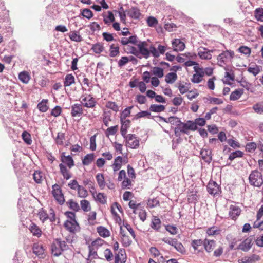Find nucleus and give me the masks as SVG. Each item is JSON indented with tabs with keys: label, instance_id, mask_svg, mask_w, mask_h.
Instances as JSON below:
<instances>
[{
	"label": "nucleus",
	"instance_id": "1",
	"mask_svg": "<svg viewBox=\"0 0 263 263\" xmlns=\"http://www.w3.org/2000/svg\"><path fill=\"white\" fill-rule=\"evenodd\" d=\"M107 245V243L100 237L92 241L91 243L88 246V257L89 259L91 260L98 258V252L104 250Z\"/></svg>",
	"mask_w": 263,
	"mask_h": 263
},
{
	"label": "nucleus",
	"instance_id": "2",
	"mask_svg": "<svg viewBox=\"0 0 263 263\" xmlns=\"http://www.w3.org/2000/svg\"><path fill=\"white\" fill-rule=\"evenodd\" d=\"M174 124L176 127L174 129L175 135L178 137L181 136V133L187 134L188 130H195L197 127L193 121H188L186 123L182 122L180 120L176 119Z\"/></svg>",
	"mask_w": 263,
	"mask_h": 263
},
{
	"label": "nucleus",
	"instance_id": "3",
	"mask_svg": "<svg viewBox=\"0 0 263 263\" xmlns=\"http://www.w3.org/2000/svg\"><path fill=\"white\" fill-rule=\"evenodd\" d=\"M69 249L68 245L64 240L57 238L53 240L50 246L51 255L54 257H59L63 252Z\"/></svg>",
	"mask_w": 263,
	"mask_h": 263
},
{
	"label": "nucleus",
	"instance_id": "4",
	"mask_svg": "<svg viewBox=\"0 0 263 263\" xmlns=\"http://www.w3.org/2000/svg\"><path fill=\"white\" fill-rule=\"evenodd\" d=\"M235 57V52L231 50L223 51L217 57V64L220 67H223L228 63L231 62Z\"/></svg>",
	"mask_w": 263,
	"mask_h": 263
},
{
	"label": "nucleus",
	"instance_id": "5",
	"mask_svg": "<svg viewBox=\"0 0 263 263\" xmlns=\"http://www.w3.org/2000/svg\"><path fill=\"white\" fill-rule=\"evenodd\" d=\"M80 99L81 104L84 107L93 109L96 106L97 100L91 94H83Z\"/></svg>",
	"mask_w": 263,
	"mask_h": 263
},
{
	"label": "nucleus",
	"instance_id": "6",
	"mask_svg": "<svg viewBox=\"0 0 263 263\" xmlns=\"http://www.w3.org/2000/svg\"><path fill=\"white\" fill-rule=\"evenodd\" d=\"M249 180L251 185L254 186L260 187L263 184V179L261 173L257 170L251 172L249 177Z\"/></svg>",
	"mask_w": 263,
	"mask_h": 263
},
{
	"label": "nucleus",
	"instance_id": "7",
	"mask_svg": "<svg viewBox=\"0 0 263 263\" xmlns=\"http://www.w3.org/2000/svg\"><path fill=\"white\" fill-rule=\"evenodd\" d=\"M37 215L39 218L42 223H44L48 219H49L50 221L51 222H54L55 221V213L53 210L51 208L50 210V216L47 214L46 211L43 208H41L39 210Z\"/></svg>",
	"mask_w": 263,
	"mask_h": 263
},
{
	"label": "nucleus",
	"instance_id": "8",
	"mask_svg": "<svg viewBox=\"0 0 263 263\" xmlns=\"http://www.w3.org/2000/svg\"><path fill=\"white\" fill-rule=\"evenodd\" d=\"M124 138L126 146L133 149H136L139 147V140L135 134H128Z\"/></svg>",
	"mask_w": 263,
	"mask_h": 263
},
{
	"label": "nucleus",
	"instance_id": "9",
	"mask_svg": "<svg viewBox=\"0 0 263 263\" xmlns=\"http://www.w3.org/2000/svg\"><path fill=\"white\" fill-rule=\"evenodd\" d=\"M208 193L214 196H219L221 194V190L219 185L213 180H210L207 185Z\"/></svg>",
	"mask_w": 263,
	"mask_h": 263
},
{
	"label": "nucleus",
	"instance_id": "10",
	"mask_svg": "<svg viewBox=\"0 0 263 263\" xmlns=\"http://www.w3.org/2000/svg\"><path fill=\"white\" fill-rule=\"evenodd\" d=\"M194 70L195 73L193 74L191 81L194 83H199L202 81L204 76V70L198 66H194Z\"/></svg>",
	"mask_w": 263,
	"mask_h": 263
},
{
	"label": "nucleus",
	"instance_id": "11",
	"mask_svg": "<svg viewBox=\"0 0 263 263\" xmlns=\"http://www.w3.org/2000/svg\"><path fill=\"white\" fill-rule=\"evenodd\" d=\"M214 50H210L203 47H200L198 49L197 54L201 60H211L212 58V53Z\"/></svg>",
	"mask_w": 263,
	"mask_h": 263
},
{
	"label": "nucleus",
	"instance_id": "12",
	"mask_svg": "<svg viewBox=\"0 0 263 263\" xmlns=\"http://www.w3.org/2000/svg\"><path fill=\"white\" fill-rule=\"evenodd\" d=\"M114 263H125L127 260V255L124 249H120L114 253Z\"/></svg>",
	"mask_w": 263,
	"mask_h": 263
},
{
	"label": "nucleus",
	"instance_id": "13",
	"mask_svg": "<svg viewBox=\"0 0 263 263\" xmlns=\"http://www.w3.org/2000/svg\"><path fill=\"white\" fill-rule=\"evenodd\" d=\"M64 228L69 232L71 233H75L78 231L80 227L76 220L70 221L67 220L64 223Z\"/></svg>",
	"mask_w": 263,
	"mask_h": 263
},
{
	"label": "nucleus",
	"instance_id": "14",
	"mask_svg": "<svg viewBox=\"0 0 263 263\" xmlns=\"http://www.w3.org/2000/svg\"><path fill=\"white\" fill-rule=\"evenodd\" d=\"M252 238L251 237H249L240 243L237 249L241 250L243 252H248L252 246Z\"/></svg>",
	"mask_w": 263,
	"mask_h": 263
},
{
	"label": "nucleus",
	"instance_id": "15",
	"mask_svg": "<svg viewBox=\"0 0 263 263\" xmlns=\"http://www.w3.org/2000/svg\"><path fill=\"white\" fill-rule=\"evenodd\" d=\"M261 259L259 255L253 254L250 256H246L238 260V263H255Z\"/></svg>",
	"mask_w": 263,
	"mask_h": 263
},
{
	"label": "nucleus",
	"instance_id": "16",
	"mask_svg": "<svg viewBox=\"0 0 263 263\" xmlns=\"http://www.w3.org/2000/svg\"><path fill=\"white\" fill-rule=\"evenodd\" d=\"M147 43L146 42H142L137 44L139 54H141L146 59L149 57V51L147 48Z\"/></svg>",
	"mask_w": 263,
	"mask_h": 263
},
{
	"label": "nucleus",
	"instance_id": "17",
	"mask_svg": "<svg viewBox=\"0 0 263 263\" xmlns=\"http://www.w3.org/2000/svg\"><path fill=\"white\" fill-rule=\"evenodd\" d=\"M172 48L174 51L180 52L183 51L185 47V43L180 39H174L172 41Z\"/></svg>",
	"mask_w": 263,
	"mask_h": 263
},
{
	"label": "nucleus",
	"instance_id": "18",
	"mask_svg": "<svg viewBox=\"0 0 263 263\" xmlns=\"http://www.w3.org/2000/svg\"><path fill=\"white\" fill-rule=\"evenodd\" d=\"M32 250L33 253L39 257L42 258L45 257V249L43 245L39 243H35L33 244Z\"/></svg>",
	"mask_w": 263,
	"mask_h": 263
},
{
	"label": "nucleus",
	"instance_id": "19",
	"mask_svg": "<svg viewBox=\"0 0 263 263\" xmlns=\"http://www.w3.org/2000/svg\"><path fill=\"white\" fill-rule=\"evenodd\" d=\"M71 115L72 117H80L83 114V106L81 104H74L71 106Z\"/></svg>",
	"mask_w": 263,
	"mask_h": 263
},
{
	"label": "nucleus",
	"instance_id": "20",
	"mask_svg": "<svg viewBox=\"0 0 263 263\" xmlns=\"http://www.w3.org/2000/svg\"><path fill=\"white\" fill-rule=\"evenodd\" d=\"M61 161L66 164L68 167L69 169H70L74 165L73 160L71 156L70 155L65 156V153L63 152L61 155Z\"/></svg>",
	"mask_w": 263,
	"mask_h": 263
},
{
	"label": "nucleus",
	"instance_id": "21",
	"mask_svg": "<svg viewBox=\"0 0 263 263\" xmlns=\"http://www.w3.org/2000/svg\"><path fill=\"white\" fill-rule=\"evenodd\" d=\"M123 162V158L121 156H118L115 158L114 162L111 166L114 172H117L118 171L120 170Z\"/></svg>",
	"mask_w": 263,
	"mask_h": 263
},
{
	"label": "nucleus",
	"instance_id": "22",
	"mask_svg": "<svg viewBox=\"0 0 263 263\" xmlns=\"http://www.w3.org/2000/svg\"><path fill=\"white\" fill-rule=\"evenodd\" d=\"M126 12L127 15L133 19H139L141 15L139 9L136 7H132L128 10H127Z\"/></svg>",
	"mask_w": 263,
	"mask_h": 263
},
{
	"label": "nucleus",
	"instance_id": "23",
	"mask_svg": "<svg viewBox=\"0 0 263 263\" xmlns=\"http://www.w3.org/2000/svg\"><path fill=\"white\" fill-rule=\"evenodd\" d=\"M29 230L34 236L40 237L42 234V231L37 224L32 222L29 226Z\"/></svg>",
	"mask_w": 263,
	"mask_h": 263
},
{
	"label": "nucleus",
	"instance_id": "24",
	"mask_svg": "<svg viewBox=\"0 0 263 263\" xmlns=\"http://www.w3.org/2000/svg\"><path fill=\"white\" fill-rule=\"evenodd\" d=\"M203 246L205 251L208 253L213 251L216 247V241L214 240L204 239L203 241Z\"/></svg>",
	"mask_w": 263,
	"mask_h": 263
},
{
	"label": "nucleus",
	"instance_id": "25",
	"mask_svg": "<svg viewBox=\"0 0 263 263\" xmlns=\"http://www.w3.org/2000/svg\"><path fill=\"white\" fill-rule=\"evenodd\" d=\"M200 155L202 159L207 163H210L212 161V155L211 150L206 148H203L200 152Z\"/></svg>",
	"mask_w": 263,
	"mask_h": 263
},
{
	"label": "nucleus",
	"instance_id": "26",
	"mask_svg": "<svg viewBox=\"0 0 263 263\" xmlns=\"http://www.w3.org/2000/svg\"><path fill=\"white\" fill-rule=\"evenodd\" d=\"M96 230L99 235L102 238H106L110 236V232L109 230L103 226L97 227Z\"/></svg>",
	"mask_w": 263,
	"mask_h": 263
},
{
	"label": "nucleus",
	"instance_id": "27",
	"mask_svg": "<svg viewBox=\"0 0 263 263\" xmlns=\"http://www.w3.org/2000/svg\"><path fill=\"white\" fill-rule=\"evenodd\" d=\"M33 178L36 183L41 184L45 179V175L41 171H35L33 174Z\"/></svg>",
	"mask_w": 263,
	"mask_h": 263
},
{
	"label": "nucleus",
	"instance_id": "28",
	"mask_svg": "<svg viewBox=\"0 0 263 263\" xmlns=\"http://www.w3.org/2000/svg\"><path fill=\"white\" fill-rule=\"evenodd\" d=\"M241 213L240 209L235 205H231L230 208L229 215L232 219H235Z\"/></svg>",
	"mask_w": 263,
	"mask_h": 263
},
{
	"label": "nucleus",
	"instance_id": "29",
	"mask_svg": "<svg viewBox=\"0 0 263 263\" xmlns=\"http://www.w3.org/2000/svg\"><path fill=\"white\" fill-rule=\"evenodd\" d=\"M102 121L105 126H109V122L111 121V112L109 110H104L102 116Z\"/></svg>",
	"mask_w": 263,
	"mask_h": 263
},
{
	"label": "nucleus",
	"instance_id": "30",
	"mask_svg": "<svg viewBox=\"0 0 263 263\" xmlns=\"http://www.w3.org/2000/svg\"><path fill=\"white\" fill-rule=\"evenodd\" d=\"M121 123V135L125 138L127 133V130L128 128L129 127L130 124V121L129 120H120Z\"/></svg>",
	"mask_w": 263,
	"mask_h": 263
},
{
	"label": "nucleus",
	"instance_id": "31",
	"mask_svg": "<svg viewBox=\"0 0 263 263\" xmlns=\"http://www.w3.org/2000/svg\"><path fill=\"white\" fill-rule=\"evenodd\" d=\"M129 206L133 210V212L135 214H137L138 211L143 208L142 204L141 202H137L136 201L131 200L128 203Z\"/></svg>",
	"mask_w": 263,
	"mask_h": 263
},
{
	"label": "nucleus",
	"instance_id": "32",
	"mask_svg": "<svg viewBox=\"0 0 263 263\" xmlns=\"http://www.w3.org/2000/svg\"><path fill=\"white\" fill-rule=\"evenodd\" d=\"M109 56L110 57H116L120 54V48L118 44H112L109 46Z\"/></svg>",
	"mask_w": 263,
	"mask_h": 263
},
{
	"label": "nucleus",
	"instance_id": "33",
	"mask_svg": "<svg viewBox=\"0 0 263 263\" xmlns=\"http://www.w3.org/2000/svg\"><path fill=\"white\" fill-rule=\"evenodd\" d=\"M151 227L154 230L159 231L161 227V221L160 219L156 216H154L152 219Z\"/></svg>",
	"mask_w": 263,
	"mask_h": 263
},
{
	"label": "nucleus",
	"instance_id": "34",
	"mask_svg": "<svg viewBox=\"0 0 263 263\" xmlns=\"http://www.w3.org/2000/svg\"><path fill=\"white\" fill-rule=\"evenodd\" d=\"M59 168L60 173L63 175L64 179L68 180L71 178V174L69 170L67 168L66 166L63 164L60 163L59 164Z\"/></svg>",
	"mask_w": 263,
	"mask_h": 263
},
{
	"label": "nucleus",
	"instance_id": "35",
	"mask_svg": "<svg viewBox=\"0 0 263 263\" xmlns=\"http://www.w3.org/2000/svg\"><path fill=\"white\" fill-rule=\"evenodd\" d=\"M106 108L112 110L115 112L120 110V106L114 101H108L106 102Z\"/></svg>",
	"mask_w": 263,
	"mask_h": 263
},
{
	"label": "nucleus",
	"instance_id": "36",
	"mask_svg": "<svg viewBox=\"0 0 263 263\" xmlns=\"http://www.w3.org/2000/svg\"><path fill=\"white\" fill-rule=\"evenodd\" d=\"M243 93V90L242 89H236L231 93L230 99L232 101L237 100L241 97Z\"/></svg>",
	"mask_w": 263,
	"mask_h": 263
},
{
	"label": "nucleus",
	"instance_id": "37",
	"mask_svg": "<svg viewBox=\"0 0 263 263\" xmlns=\"http://www.w3.org/2000/svg\"><path fill=\"white\" fill-rule=\"evenodd\" d=\"M95 159V154L93 153L88 154L85 155L82 159V163L84 165H89Z\"/></svg>",
	"mask_w": 263,
	"mask_h": 263
},
{
	"label": "nucleus",
	"instance_id": "38",
	"mask_svg": "<svg viewBox=\"0 0 263 263\" xmlns=\"http://www.w3.org/2000/svg\"><path fill=\"white\" fill-rule=\"evenodd\" d=\"M74 83H75L74 77L72 74H67L64 81V86L68 87Z\"/></svg>",
	"mask_w": 263,
	"mask_h": 263
},
{
	"label": "nucleus",
	"instance_id": "39",
	"mask_svg": "<svg viewBox=\"0 0 263 263\" xmlns=\"http://www.w3.org/2000/svg\"><path fill=\"white\" fill-rule=\"evenodd\" d=\"M177 79V75L175 72H170L165 76V81L168 84H173Z\"/></svg>",
	"mask_w": 263,
	"mask_h": 263
},
{
	"label": "nucleus",
	"instance_id": "40",
	"mask_svg": "<svg viewBox=\"0 0 263 263\" xmlns=\"http://www.w3.org/2000/svg\"><path fill=\"white\" fill-rule=\"evenodd\" d=\"M97 182L101 189H103L105 186V182L104 176L101 173L98 174L96 176Z\"/></svg>",
	"mask_w": 263,
	"mask_h": 263
},
{
	"label": "nucleus",
	"instance_id": "41",
	"mask_svg": "<svg viewBox=\"0 0 263 263\" xmlns=\"http://www.w3.org/2000/svg\"><path fill=\"white\" fill-rule=\"evenodd\" d=\"M52 189V194L54 197H62L63 196L61 187L58 184L53 185Z\"/></svg>",
	"mask_w": 263,
	"mask_h": 263
},
{
	"label": "nucleus",
	"instance_id": "42",
	"mask_svg": "<svg viewBox=\"0 0 263 263\" xmlns=\"http://www.w3.org/2000/svg\"><path fill=\"white\" fill-rule=\"evenodd\" d=\"M48 100L43 99L37 104V108L39 110L42 112H45L48 109V106H47Z\"/></svg>",
	"mask_w": 263,
	"mask_h": 263
},
{
	"label": "nucleus",
	"instance_id": "43",
	"mask_svg": "<svg viewBox=\"0 0 263 263\" xmlns=\"http://www.w3.org/2000/svg\"><path fill=\"white\" fill-rule=\"evenodd\" d=\"M20 80L25 84H27L30 79V75L26 71L21 72L18 75Z\"/></svg>",
	"mask_w": 263,
	"mask_h": 263
},
{
	"label": "nucleus",
	"instance_id": "44",
	"mask_svg": "<svg viewBox=\"0 0 263 263\" xmlns=\"http://www.w3.org/2000/svg\"><path fill=\"white\" fill-rule=\"evenodd\" d=\"M133 108V106L126 108L121 114L120 120H127L126 118L129 117L131 113V109Z\"/></svg>",
	"mask_w": 263,
	"mask_h": 263
},
{
	"label": "nucleus",
	"instance_id": "45",
	"mask_svg": "<svg viewBox=\"0 0 263 263\" xmlns=\"http://www.w3.org/2000/svg\"><path fill=\"white\" fill-rule=\"evenodd\" d=\"M220 232V230L218 228L213 226L209 228L206 231V233L208 236H214L219 234Z\"/></svg>",
	"mask_w": 263,
	"mask_h": 263
},
{
	"label": "nucleus",
	"instance_id": "46",
	"mask_svg": "<svg viewBox=\"0 0 263 263\" xmlns=\"http://www.w3.org/2000/svg\"><path fill=\"white\" fill-rule=\"evenodd\" d=\"M92 50L96 54L101 53L104 49L103 44L101 43H97L92 45Z\"/></svg>",
	"mask_w": 263,
	"mask_h": 263
},
{
	"label": "nucleus",
	"instance_id": "47",
	"mask_svg": "<svg viewBox=\"0 0 263 263\" xmlns=\"http://www.w3.org/2000/svg\"><path fill=\"white\" fill-rule=\"evenodd\" d=\"M165 106L162 105L152 104L150 106L149 110L152 112H160L165 110Z\"/></svg>",
	"mask_w": 263,
	"mask_h": 263
},
{
	"label": "nucleus",
	"instance_id": "48",
	"mask_svg": "<svg viewBox=\"0 0 263 263\" xmlns=\"http://www.w3.org/2000/svg\"><path fill=\"white\" fill-rule=\"evenodd\" d=\"M122 209L121 205L117 202L114 203L111 207V213L116 217H119L117 214V211L122 212Z\"/></svg>",
	"mask_w": 263,
	"mask_h": 263
},
{
	"label": "nucleus",
	"instance_id": "49",
	"mask_svg": "<svg viewBox=\"0 0 263 263\" xmlns=\"http://www.w3.org/2000/svg\"><path fill=\"white\" fill-rule=\"evenodd\" d=\"M67 204L71 210L75 212H78L80 210L79 204L77 202H74L72 199L69 200L67 202Z\"/></svg>",
	"mask_w": 263,
	"mask_h": 263
},
{
	"label": "nucleus",
	"instance_id": "50",
	"mask_svg": "<svg viewBox=\"0 0 263 263\" xmlns=\"http://www.w3.org/2000/svg\"><path fill=\"white\" fill-rule=\"evenodd\" d=\"M69 37L71 41L80 42L82 41V37L76 31H72L69 33Z\"/></svg>",
	"mask_w": 263,
	"mask_h": 263
},
{
	"label": "nucleus",
	"instance_id": "51",
	"mask_svg": "<svg viewBox=\"0 0 263 263\" xmlns=\"http://www.w3.org/2000/svg\"><path fill=\"white\" fill-rule=\"evenodd\" d=\"M118 125H115L108 127L105 131V135L108 137L110 135H115L118 131Z\"/></svg>",
	"mask_w": 263,
	"mask_h": 263
},
{
	"label": "nucleus",
	"instance_id": "52",
	"mask_svg": "<svg viewBox=\"0 0 263 263\" xmlns=\"http://www.w3.org/2000/svg\"><path fill=\"white\" fill-rule=\"evenodd\" d=\"M173 247H174L178 252L181 253H184L185 252V249L183 245L180 242H179L177 239L175 240Z\"/></svg>",
	"mask_w": 263,
	"mask_h": 263
},
{
	"label": "nucleus",
	"instance_id": "53",
	"mask_svg": "<svg viewBox=\"0 0 263 263\" xmlns=\"http://www.w3.org/2000/svg\"><path fill=\"white\" fill-rule=\"evenodd\" d=\"M189 84H187L186 83L184 84L183 83H178V88L179 90L180 93L181 94H184L185 93L187 92L189 89Z\"/></svg>",
	"mask_w": 263,
	"mask_h": 263
},
{
	"label": "nucleus",
	"instance_id": "54",
	"mask_svg": "<svg viewBox=\"0 0 263 263\" xmlns=\"http://www.w3.org/2000/svg\"><path fill=\"white\" fill-rule=\"evenodd\" d=\"M82 210L84 212H89L91 210V205L89 202L86 200H82L80 202Z\"/></svg>",
	"mask_w": 263,
	"mask_h": 263
},
{
	"label": "nucleus",
	"instance_id": "55",
	"mask_svg": "<svg viewBox=\"0 0 263 263\" xmlns=\"http://www.w3.org/2000/svg\"><path fill=\"white\" fill-rule=\"evenodd\" d=\"M134 179H131L130 178L126 177L122 182V188L123 189H130V187L132 186V181Z\"/></svg>",
	"mask_w": 263,
	"mask_h": 263
},
{
	"label": "nucleus",
	"instance_id": "56",
	"mask_svg": "<svg viewBox=\"0 0 263 263\" xmlns=\"http://www.w3.org/2000/svg\"><path fill=\"white\" fill-rule=\"evenodd\" d=\"M104 256L107 261H111L113 260L114 254L110 249H105Z\"/></svg>",
	"mask_w": 263,
	"mask_h": 263
},
{
	"label": "nucleus",
	"instance_id": "57",
	"mask_svg": "<svg viewBox=\"0 0 263 263\" xmlns=\"http://www.w3.org/2000/svg\"><path fill=\"white\" fill-rule=\"evenodd\" d=\"M22 138L24 141L27 144H31L32 140L30 134L26 131H24L22 134Z\"/></svg>",
	"mask_w": 263,
	"mask_h": 263
},
{
	"label": "nucleus",
	"instance_id": "58",
	"mask_svg": "<svg viewBox=\"0 0 263 263\" xmlns=\"http://www.w3.org/2000/svg\"><path fill=\"white\" fill-rule=\"evenodd\" d=\"M253 109L257 114H263V102H259L254 105Z\"/></svg>",
	"mask_w": 263,
	"mask_h": 263
},
{
	"label": "nucleus",
	"instance_id": "59",
	"mask_svg": "<svg viewBox=\"0 0 263 263\" xmlns=\"http://www.w3.org/2000/svg\"><path fill=\"white\" fill-rule=\"evenodd\" d=\"M147 25L151 27H155L158 23V20L153 16H149L146 20Z\"/></svg>",
	"mask_w": 263,
	"mask_h": 263
},
{
	"label": "nucleus",
	"instance_id": "60",
	"mask_svg": "<svg viewBox=\"0 0 263 263\" xmlns=\"http://www.w3.org/2000/svg\"><path fill=\"white\" fill-rule=\"evenodd\" d=\"M255 16L257 20L263 22V8L256 9L255 11Z\"/></svg>",
	"mask_w": 263,
	"mask_h": 263
},
{
	"label": "nucleus",
	"instance_id": "61",
	"mask_svg": "<svg viewBox=\"0 0 263 263\" xmlns=\"http://www.w3.org/2000/svg\"><path fill=\"white\" fill-rule=\"evenodd\" d=\"M153 73L158 77L159 78H162L164 76L163 69L162 68L158 67H155L153 68Z\"/></svg>",
	"mask_w": 263,
	"mask_h": 263
},
{
	"label": "nucleus",
	"instance_id": "62",
	"mask_svg": "<svg viewBox=\"0 0 263 263\" xmlns=\"http://www.w3.org/2000/svg\"><path fill=\"white\" fill-rule=\"evenodd\" d=\"M243 155V153L239 150L236 151L230 154L229 159L231 161L233 160L234 159L237 157H242Z\"/></svg>",
	"mask_w": 263,
	"mask_h": 263
},
{
	"label": "nucleus",
	"instance_id": "63",
	"mask_svg": "<svg viewBox=\"0 0 263 263\" xmlns=\"http://www.w3.org/2000/svg\"><path fill=\"white\" fill-rule=\"evenodd\" d=\"M115 20L114 15L112 12H108V16L104 18L103 21L105 24L109 25L110 23L114 22Z\"/></svg>",
	"mask_w": 263,
	"mask_h": 263
},
{
	"label": "nucleus",
	"instance_id": "64",
	"mask_svg": "<svg viewBox=\"0 0 263 263\" xmlns=\"http://www.w3.org/2000/svg\"><path fill=\"white\" fill-rule=\"evenodd\" d=\"M225 81L224 83L229 85L231 84V81L234 80L235 76L233 74H231L228 72H226L224 75Z\"/></svg>",
	"mask_w": 263,
	"mask_h": 263
}]
</instances>
